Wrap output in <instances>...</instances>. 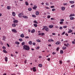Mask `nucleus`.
<instances>
[{
  "label": "nucleus",
  "mask_w": 75,
  "mask_h": 75,
  "mask_svg": "<svg viewBox=\"0 0 75 75\" xmlns=\"http://www.w3.org/2000/svg\"><path fill=\"white\" fill-rule=\"evenodd\" d=\"M23 50L28 51L30 50V47L27 45H24L23 46Z\"/></svg>",
  "instance_id": "nucleus-1"
},
{
  "label": "nucleus",
  "mask_w": 75,
  "mask_h": 75,
  "mask_svg": "<svg viewBox=\"0 0 75 75\" xmlns=\"http://www.w3.org/2000/svg\"><path fill=\"white\" fill-rule=\"evenodd\" d=\"M13 22L14 24H16V23H18V21L17 20H15L13 21Z\"/></svg>",
  "instance_id": "nucleus-2"
},
{
  "label": "nucleus",
  "mask_w": 75,
  "mask_h": 75,
  "mask_svg": "<svg viewBox=\"0 0 75 75\" xmlns=\"http://www.w3.org/2000/svg\"><path fill=\"white\" fill-rule=\"evenodd\" d=\"M33 72H36V71H37V70L36 69L35 67H33Z\"/></svg>",
  "instance_id": "nucleus-3"
},
{
  "label": "nucleus",
  "mask_w": 75,
  "mask_h": 75,
  "mask_svg": "<svg viewBox=\"0 0 75 75\" xmlns=\"http://www.w3.org/2000/svg\"><path fill=\"white\" fill-rule=\"evenodd\" d=\"M23 15V13H21L19 14L18 15V17H21Z\"/></svg>",
  "instance_id": "nucleus-4"
},
{
  "label": "nucleus",
  "mask_w": 75,
  "mask_h": 75,
  "mask_svg": "<svg viewBox=\"0 0 75 75\" xmlns=\"http://www.w3.org/2000/svg\"><path fill=\"white\" fill-rule=\"evenodd\" d=\"M12 31V32H13L14 33H17V31H16V29H12L11 30Z\"/></svg>",
  "instance_id": "nucleus-5"
},
{
  "label": "nucleus",
  "mask_w": 75,
  "mask_h": 75,
  "mask_svg": "<svg viewBox=\"0 0 75 75\" xmlns=\"http://www.w3.org/2000/svg\"><path fill=\"white\" fill-rule=\"evenodd\" d=\"M6 37L4 36H3L2 38L3 40H4V41H6Z\"/></svg>",
  "instance_id": "nucleus-6"
},
{
  "label": "nucleus",
  "mask_w": 75,
  "mask_h": 75,
  "mask_svg": "<svg viewBox=\"0 0 75 75\" xmlns=\"http://www.w3.org/2000/svg\"><path fill=\"white\" fill-rule=\"evenodd\" d=\"M61 9L62 11H64V10L65 9V7L64 6L62 7L61 8Z\"/></svg>",
  "instance_id": "nucleus-7"
},
{
  "label": "nucleus",
  "mask_w": 75,
  "mask_h": 75,
  "mask_svg": "<svg viewBox=\"0 0 75 75\" xmlns=\"http://www.w3.org/2000/svg\"><path fill=\"white\" fill-rule=\"evenodd\" d=\"M45 27V29L46 31H49V29L47 27Z\"/></svg>",
  "instance_id": "nucleus-8"
},
{
  "label": "nucleus",
  "mask_w": 75,
  "mask_h": 75,
  "mask_svg": "<svg viewBox=\"0 0 75 75\" xmlns=\"http://www.w3.org/2000/svg\"><path fill=\"white\" fill-rule=\"evenodd\" d=\"M49 27L50 28H52L54 27V25H50L49 26Z\"/></svg>",
  "instance_id": "nucleus-9"
},
{
  "label": "nucleus",
  "mask_w": 75,
  "mask_h": 75,
  "mask_svg": "<svg viewBox=\"0 0 75 75\" xmlns=\"http://www.w3.org/2000/svg\"><path fill=\"white\" fill-rule=\"evenodd\" d=\"M56 45H59V44H61V42L59 41H57L55 43Z\"/></svg>",
  "instance_id": "nucleus-10"
},
{
  "label": "nucleus",
  "mask_w": 75,
  "mask_h": 75,
  "mask_svg": "<svg viewBox=\"0 0 75 75\" xmlns=\"http://www.w3.org/2000/svg\"><path fill=\"white\" fill-rule=\"evenodd\" d=\"M37 8V6L36 5H35L34 7H33V9L35 10V9H36Z\"/></svg>",
  "instance_id": "nucleus-11"
},
{
  "label": "nucleus",
  "mask_w": 75,
  "mask_h": 75,
  "mask_svg": "<svg viewBox=\"0 0 75 75\" xmlns=\"http://www.w3.org/2000/svg\"><path fill=\"white\" fill-rule=\"evenodd\" d=\"M35 31V29H33L32 30L31 32V33H34Z\"/></svg>",
  "instance_id": "nucleus-12"
},
{
  "label": "nucleus",
  "mask_w": 75,
  "mask_h": 75,
  "mask_svg": "<svg viewBox=\"0 0 75 75\" xmlns=\"http://www.w3.org/2000/svg\"><path fill=\"white\" fill-rule=\"evenodd\" d=\"M5 60L6 62H7L8 61V58H7V57H5Z\"/></svg>",
  "instance_id": "nucleus-13"
},
{
  "label": "nucleus",
  "mask_w": 75,
  "mask_h": 75,
  "mask_svg": "<svg viewBox=\"0 0 75 75\" xmlns=\"http://www.w3.org/2000/svg\"><path fill=\"white\" fill-rule=\"evenodd\" d=\"M20 36L21 37H22V38H24V35L23 34H22Z\"/></svg>",
  "instance_id": "nucleus-14"
},
{
  "label": "nucleus",
  "mask_w": 75,
  "mask_h": 75,
  "mask_svg": "<svg viewBox=\"0 0 75 75\" xmlns=\"http://www.w3.org/2000/svg\"><path fill=\"white\" fill-rule=\"evenodd\" d=\"M64 45H65L66 47H68V45H69V43H67V44H64Z\"/></svg>",
  "instance_id": "nucleus-15"
},
{
  "label": "nucleus",
  "mask_w": 75,
  "mask_h": 75,
  "mask_svg": "<svg viewBox=\"0 0 75 75\" xmlns=\"http://www.w3.org/2000/svg\"><path fill=\"white\" fill-rule=\"evenodd\" d=\"M72 16H75V14H70L69 17H72Z\"/></svg>",
  "instance_id": "nucleus-16"
},
{
  "label": "nucleus",
  "mask_w": 75,
  "mask_h": 75,
  "mask_svg": "<svg viewBox=\"0 0 75 75\" xmlns=\"http://www.w3.org/2000/svg\"><path fill=\"white\" fill-rule=\"evenodd\" d=\"M18 25V24H13L12 25V26H13V27H16V25Z\"/></svg>",
  "instance_id": "nucleus-17"
},
{
  "label": "nucleus",
  "mask_w": 75,
  "mask_h": 75,
  "mask_svg": "<svg viewBox=\"0 0 75 75\" xmlns=\"http://www.w3.org/2000/svg\"><path fill=\"white\" fill-rule=\"evenodd\" d=\"M49 42H51V41H52V42H53L54 40H52V39H49L48 40Z\"/></svg>",
  "instance_id": "nucleus-18"
},
{
  "label": "nucleus",
  "mask_w": 75,
  "mask_h": 75,
  "mask_svg": "<svg viewBox=\"0 0 75 75\" xmlns=\"http://www.w3.org/2000/svg\"><path fill=\"white\" fill-rule=\"evenodd\" d=\"M23 18H28V17L25 16H23Z\"/></svg>",
  "instance_id": "nucleus-19"
},
{
  "label": "nucleus",
  "mask_w": 75,
  "mask_h": 75,
  "mask_svg": "<svg viewBox=\"0 0 75 75\" xmlns=\"http://www.w3.org/2000/svg\"><path fill=\"white\" fill-rule=\"evenodd\" d=\"M7 8L8 9V10H10L11 9V7H10V6H8L7 7Z\"/></svg>",
  "instance_id": "nucleus-20"
},
{
  "label": "nucleus",
  "mask_w": 75,
  "mask_h": 75,
  "mask_svg": "<svg viewBox=\"0 0 75 75\" xmlns=\"http://www.w3.org/2000/svg\"><path fill=\"white\" fill-rule=\"evenodd\" d=\"M69 2L71 4H74V1H70Z\"/></svg>",
  "instance_id": "nucleus-21"
},
{
  "label": "nucleus",
  "mask_w": 75,
  "mask_h": 75,
  "mask_svg": "<svg viewBox=\"0 0 75 75\" xmlns=\"http://www.w3.org/2000/svg\"><path fill=\"white\" fill-rule=\"evenodd\" d=\"M28 43L30 45H32L33 42H32V41H29L28 42Z\"/></svg>",
  "instance_id": "nucleus-22"
},
{
  "label": "nucleus",
  "mask_w": 75,
  "mask_h": 75,
  "mask_svg": "<svg viewBox=\"0 0 75 75\" xmlns=\"http://www.w3.org/2000/svg\"><path fill=\"white\" fill-rule=\"evenodd\" d=\"M12 15L13 16H16V13L14 12H12Z\"/></svg>",
  "instance_id": "nucleus-23"
},
{
  "label": "nucleus",
  "mask_w": 75,
  "mask_h": 75,
  "mask_svg": "<svg viewBox=\"0 0 75 75\" xmlns=\"http://www.w3.org/2000/svg\"><path fill=\"white\" fill-rule=\"evenodd\" d=\"M15 44H17L18 45H19V44H20V42H18L16 41L15 42Z\"/></svg>",
  "instance_id": "nucleus-24"
},
{
  "label": "nucleus",
  "mask_w": 75,
  "mask_h": 75,
  "mask_svg": "<svg viewBox=\"0 0 75 75\" xmlns=\"http://www.w3.org/2000/svg\"><path fill=\"white\" fill-rule=\"evenodd\" d=\"M36 14L37 15H38V14H39V12H38V11H36Z\"/></svg>",
  "instance_id": "nucleus-25"
},
{
  "label": "nucleus",
  "mask_w": 75,
  "mask_h": 75,
  "mask_svg": "<svg viewBox=\"0 0 75 75\" xmlns=\"http://www.w3.org/2000/svg\"><path fill=\"white\" fill-rule=\"evenodd\" d=\"M3 52H4L5 53H6V54H7V52H6V50H3Z\"/></svg>",
  "instance_id": "nucleus-26"
},
{
  "label": "nucleus",
  "mask_w": 75,
  "mask_h": 75,
  "mask_svg": "<svg viewBox=\"0 0 75 75\" xmlns=\"http://www.w3.org/2000/svg\"><path fill=\"white\" fill-rule=\"evenodd\" d=\"M62 49L63 50H65V49H67V47H62Z\"/></svg>",
  "instance_id": "nucleus-27"
},
{
  "label": "nucleus",
  "mask_w": 75,
  "mask_h": 75,
  "mask_svg": "<svg viewBox=\"0 0 75 75\" xmlns=\"http://www.w3.org/2000/svg\"><path fill=\"white\" fill-rule=\"evenodd\" d=\"M60 54H62L63 53H64V51H63V50H61L60 52Z\"/></svg>",
  "instance_id": "nucleus-28"
},
{
  "label": "nucleus",
  "mask_w": 75,
  "mask_h": 75,
  "mask_svg": "<svg viewBox=\"0 0 75 75\" xmlns=\"http://www.w3.org/2000/svg\"><path fill=\"white\" fill-rule=\"evenodd\" d=\"M34 25L35 27H37V24H34Z\"/></svg>",
  "instance_id": "nucleus-29"
},
{
  "label": "nucleus",
  "mask_w": 75,
  "mask_h": 75,
  "mask_svg": "<svg viewBox=\"0 0 75 75\" xmlns=\"http://www.w3.org/2000/svg\"><path fill=\"white\" fill-rule=\"evenodd\" d=\"M72 30H69L68 32V33H72Z\"/></svg>",
  "instance_id": "nucleus-30"
},
{
  "label": "nucleus",
  "mask_w": 75,
  "mask_h": 75,
  "mask_svg": "<svg viewBox=\"0 0 75 75\" xmlns=\"http://www.w3.org/2000/svg\"><path fill=\"white\" fill-rule=\"evenodd\" d=\"M36 41L37 42H41V41L39 39L37 40Z\"/></svg>",
  "instance_id": "nucleus-31"
},
{
  "label": "nucleus",
  "mask_w": 75,
  "mask_h": 75,
  "mask_svg": "<svg viewBox=\"0 0 75 75\" xmlns=\"http://www.w3.org/2000/svg\"><path fill=\"white\" fill-rule=\"evenodd\" d=\"M34 23H36V24H38V22H37V21H33Z\"/></svg>",
  "instance_id": "nucleus-32"
},
{
  "label": "nucleus",
  "mask_w": 75,
  "mask_h": 75,
  "mask_svg": "<svg viewBox=\"0 0 75 75\" xmlns=\"http://www.w3.org/2000/svg\"><path fill=\"white\" fill-rule=\"evenodd\" d=\"M47 18H51V16L50 15H48L47 16Z\"/></svg>",
  "instance_id": "nucleus-33"
},
{
  "label": "nucleus",
  "mask_w": 75,
  "mask_h": 75,
  "mask_svg": "<svg viewBox=\"0 0 75 75\" xmlns=\"http://www.w3.org/2000/svg\"><path fill=\"white\" fill-rule=\"evenodd\" d=\"M25 3L26 6H28V2H25Z\"/></svg>",
  "instance_id": "nucleus-34"
},
{
  "label": "nucleus",
  "mask_w": 75,
  "mask_h": 75,
  "mask_svg": "<svg viewBox=\"0 0 75 75\" xmlns=\"http://www.w3.org/2000/svg\"><path fill=\"white\" fill-rule=\"evenodd\" d=\"M42 64H40L39 65V67H42Z\"/></svg>",
  "instance_id": "nucleus-35"
},
{
  "label": "nucleus",
  "mask_w": 75,
  "mask_h": 75,
  "mask_svg": "<svg viewBox=\"0 0 75 75\" xmlns=\"http://www.w3.org/2000/svg\"><path fill=\"white\" fill-rule=\"evenodd\" d=\"M74 7H75V5H72L71 6V8H74Z\"/></svg>",
  "instance_id": "nucleus-36"
},
{
  "label": "nucleus",
  "mask_w": 75,
  "mask_h": 75,
  "mask_svg": "<svg viewBox=\"0 0 75 75\" xmlns=\"http://www.w3.org/2000/svg\"><path fill=\"white\" fill-rule=\"evenodd\" d=\"M74 17H71L70 18V20H74Z\"/></svg>",
  "instance_id": "nucleus-37"
},
{
  "label": "nucleus",
  "mask_w": 75,
  "mask_h": 75,
  "mask_svg": "<svg viewBox=\"0 0 75 75\" xmlns=\"http://www.w3.org/2000/svg\"><path fill=\"white\" fill-rule=\"evenodd\" d=\"M59 62L60 64H62V61L61 60H60L59 61Z\"/></svg>",
  "instance_id": "nucleus-38"
},
{
  "label": "nucleus",
  "mask_w": 75,
  "mask_h": 75,
  "mask_svg": "<svg viewBox=\"0 0 75 75\" xmlns=\"http://www.w3.org/2000/svg\"><path fill=\"white\" fill-rule=\"evenodd\" d=\"M32 17H34L35 18L36 17V16H35V15H34V14H33L32 15Z\"/></svg>",
  "instance_id": "nucleus-39"
},
{
  "label": "nucleus",
  "mask_w": 75,
  "mask_h": 75,
  "mask_svg": "<svg viewBox=\"0 0 75 75\" xmlns=\"http://www.w3.org/2000/svg\"><path fill=\"white\" fill-rule=\"evenodd\" d=\"M46 6H49V3L47 2L45 3Z\"/></svg>",
  "instance_id": "nucleus-40"
},
{
  "label": "nucleus",
  "mask_w": 75,
  "mask_h": 75,
  "mask_svg": "<svg viewBox=\"0 0 75 75\" xmlns=\"http://www.w3.org/2000/svg\"><path fill=\"white\" fill-rule=\"evenodd\" d=\"M25 42H23L22 43V45H25Z\"/></svg>",
  "instance_id": "nucleus-41"
},
{
  "label": "nucleus",
  "mask_w": 75,
  "mask_h": 75,
  "mask_svg": "<svg viewBox=\"0 0 75 75\" xmlns=\"http://www.w3.org/2000/svg\"><path fill=\"white\" fill-rule=\"evenodd\" d=\"M28 10H29V11H31V10H32V9L31 8H28Z\"/></svg>",
  "instance_id": "nucleus-42"
},
{
  "label": "nucleus",
  "mask_w": 75,
  "mask_h": 75,
  "mask_svg": "<svg viewBox=\"0 0 75 75\" xmlns=\"http://www.w3.org/2000/svg\"><path fill=\"white\" fill-rule=\"evenodd\" d=\"M52 11H55V8H53L52 9Z\"/></svg>",
  "instance_id": "nucleus-43"
},
{
  "label": "nucleus",
  "mask_w": 75,
  "mask_h": 75,
  "mask_svg": "<svg viewBox=\"0 0 75 75\" xmlns=\"http://www.w3.org/2000/svg\"><path fill=\"white\" fill-rule=\"evenodd\" d=\"M45 34L44 33H41V36H43V35H44Z\"/></svg>",
  "instance_id": "nucleus-44"
},
{
  "label": "nucleus",
  "mask_w": 75,
  "mask_h": 75,
  "mask_svg": "<svg viewBox=\"0 0 75 75\" xmlns=\"http://www.w3.org/2000/svg\"><path fill=\"white\" fill-rule=\"evenodd\" d=\"M19 40L20 41H23V39H19Z\"/></svg>",
  "instance_id": "nucleus-45"
},
{
  "label": "nucleus",
  "mask_w": 75,
  "mask_h": 75,
  "mask_svg": "<svg viewBox=\"0 0 75 75\" xmlns=\"http://www.w3.org/2000/svg\"><path fill=\"white\" fill-rule=\"evenodd\" d=\"M67 27V26H63L64 28H66Z\"/></svg>",
  "instance_id": "nucleus-46"
},
{
  "label": "nucleus",
  "mask_w": 75,
  "mask_h": 75,
  "mask_svg": "<svg viewBox=\"0 0 75 75\" xmlns=\"http://www.w3.org/2000/svg\"><path fill=\"white\" fill-rule=\"evenodd\" d=\"M2 48L3 49H4V50H6V47L4 46L3 47H2Z\"/></svg>",
  "instance_id": "nucleus-47"
},
{
  "label": "nucleus",
  "mask_w": 75,
  "mask_h": 75,
  "mask_svg": "<svg viewBox=\"0 0 75 75\" xmlns=\"http://www.w3.org/2000/svg\"><path fill=\"white\" fill-rule=\"evenodd\" d=\"M25 38L27 39V38H29V37L28 36H26L25 37Z\"/></svg>",
  "instance_id": "nucleus-48"
},
{
  "label": "nucleus",
  "mask_w": 75,
  "mask_h": 75,
  "mask_svg": "<svg viewBox=\"0 0 75 75\" xmlns=\"http://www.w3.org/2000/svg\"><path fill=\"white\" fill-rule=\"evenodd\" d=\"M33 45H35V42H33Z\"/></svg>",
  "instance_id": "nucleus-49"
},
{
  "label": "nucleus",
  "mask_w": 75,
  "mask_h": 75,
  "mask_svg": "<svg viewBox=\"0 0 75 75\" xmlns=\"http://www.w3.org/2000/svg\"><path fill=\"white\" fill-rule=\"evenodd\" d=\"M59 47H57L56 49L57 51H59Z\"/></svg>",
  "instance_id": "nucleus-50"
},
{
  "label": "nucleus",
  "mask_w": 75,
  "mask_h": 75,
  "mask_svg": "<svg viewBox=\"0 0 75 75\" xmlns=\"http://www.w3.org/2000/svg\"><path fill=\"white\" fill-rule=\"evenodd\" d=\"M59 23L60 24H63V22H60Z\"/></svg>",
  "instance_id": "nucleus-51"
},
{
  "label": "nucleus",
  "mask_w": 75,
  "mask_h": 75,
  "mask_svg": "<svg viewBox=\"0 0 75 75\" xmlns=\"http://www.w3.org/2000/svg\"><path fill=\"white\" fill-rule=\"evenodd\" d=\"M65 32H64L62 33V35H64V34H65Z\"/></svg>",
  "instance_id": "nucleus-52"
},
{
  "label": "nucleus",
  "mask_w": 75,
  "mask_h": 75,
  "mask_svg": "<svg viewBox=\"0 0 75 75\" xmlns=\"http://www.w3.org/2000/svg\"><path fill=\"white\" fill-rule=\"evenodd\" d=\"M50 8H54V6H52L50 7Z\"/></svg>",
  "instance_id": "nucleus-53"
},
{
  "label": "nucleus",
  "mask_w": 75,
  "mask_h": 75,
  "mask_svg": "<svg viewBox=\"0 0 75 75\" xmlns=\"http://www.w3.org/2000/svg\"><path fill=\"white\" fill-rule=\"evenodd\" d=\"M59 29L60 30H62V27H60Z\"/></svg>",
  "instance_id": "nucleus-54"
},
{
  "label": "nucleus",
  "mask_w": 75,
  "mask_h": 75,
  "mask_svg": "<svg viewBox=\"0 0 75 75\" xmlns=\"http://www.w3.org/2000/svg\"><path fill=\"white\" fill-rule=\"evenodd\" d=\"M60 21H64V20L63 19H61Z\"/></svg>",
  "instance_id": "nucleus-55"
},
{
  "label": "nucleus",
  "mask_w": 75,
  "mask_h": 75,
  "mask_svg": "<svg viewBox=\"0 0 75 75\" xmlns=\"http://www.w3.org/2000/svg\"><path fill=\"white\" fill-rule=\"evenodd\" d=\"M55 28H58L59 27L58 26H56L55 27Z\"/></svg>",
  "instance_id": "nucleus-56"
},
{
  "label": "nucleus",
  "mask_w": 75,
  "mask_h": 75,
  "mask_svg": "<svg viewBox=\"0 0 75 75\" xmlns=\"http://www.w3.org/2000/svg\"><path fill=\"white\" fill-rule=\"evenodd\" d=\"M24 62L25 64L27 63V60H25Z\"/></svg>",
  "instance_id": "nucleus-57"
},
{
  "label": "nucleus",
  "mask_w": 75,
  "mask_h": 75,
  "mask_svg": "<svg viewBox=\"0 0 75 75\" xmlns=\"http://www.w3.org/2000/svg\"><path fill=\"white\" fill-rule=\"evenodd\" d=\"M52 35H55V33H52Z\"/></svg>",
  "instance_id": "nucleus-58"
},
{
  "label": "nucleus",
  "mask_w": 75,
  "mask_h": 75,
  "mask_svg": "<svg viewBox=\"0 0 75 75\" xmlns=\"http://www.w3.org/2000/svg\"><path fill=\"white\" fill-rule=\"evenodd\" d=\"M47 60L48 61H50V58H48L47 59Z\"/></svg>",
  "instance_id": "nucleus-59"
},
{
  "label": "nucleus",
  "mask_w": 75,
  "mask_h": 75,
  "mask_svg": "<svg viewBox=\"0 0 75 75\" xmlns=\"http://www.w3.org/2000/svg\"><path fill=\"white\" fill-rule=\"evenodd\" d=\"M45 8L46 9H50V8H49V7H46Z\"/></svg>",
  "instance_id": "nucleus-60"
},
{
  "label": "nucleus",
  "mask_w": 75,
  "mask_h": 75,
  "mask_svg": "<svg viewBox=\"0 0 75 75\" xmlns=\"http://www.w3.org/2000/svg\"><path fill=\"white\" fill-rule=\"evenodd\" d=\"M56 54V53H55L54 52H53L52 53L53 55H54V54Z\"/></svg>",
  "instance_id": "nucleus-61"
},
{
  "label": "nucleus",
  "mask_w": 75,
  "mask_h": 75,
  "mask_svg": "<svg viewBox=\"0 0 75 75\" xmlns=\"http://www.w3.org/2000/svg\"><path fill=\"white\" fill-rule=\"evenodd\" d=\"M65 35H66V36H68V34L67 33H65Z\"/></svg>",
  "instance_id": "nucleus-62"
},
{
  "label": "nucleus",
  "mask_w": 75,
  "mask_h": 75,
  "mask_svg": "<svg viewBox=\"0 0 75 75\" xmlns=\"http://www.w3.org/2000/svg\"><path fill=\"white\" fill-rule=\"evenodd\" d=\"M68 42V40H66L64 41V42Z\"/></svg>",
  "instance_id": "nucleus-63"
},
{
  "label": "nucleus",
  "mask_w": 75,
  "mask_h": 75,
  "mask_svg": "<svg viewBox=\"0 0 75 75\" xmlns=\"http://www.w3.org/2000/svg\"><path fill=\"white\" fill-rule=\"evenodd\" d=\"M72 44H75V42H74V41H73L72 42Z\"/></svg>",
  "instance_id": "nucleus-64"
}]
</instances>
